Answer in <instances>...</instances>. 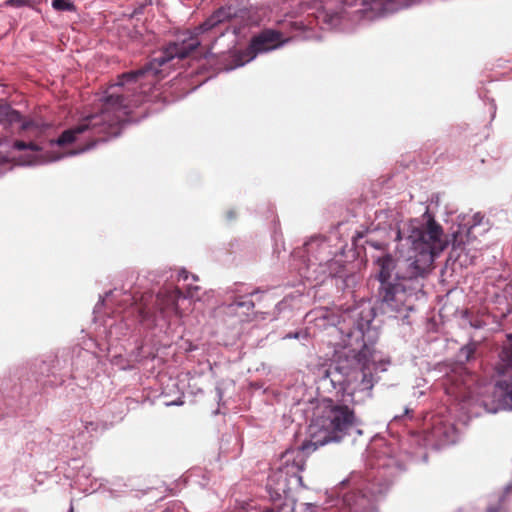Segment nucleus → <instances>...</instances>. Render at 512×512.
Returning a JSON list of instances; mask_svg holds the SVG:
<instances>
[{
	"mask_svg": "<svg viewBox=\"0 0 512 512\" xmlns=\"http://www.w3.org/2000/svg\"><path fill=\"white\" fill-rule=\"evenodd\" d=\"M234 15L231 7H222L215 11L200 26L187 43H173L150 63L137 71L123 73L117 82L111 84L100 98V113L84 117L74 127L65 130L57 140L51 141V155L40 152L38 144L17 140V150L26 151L25 159L20 165H37L57 161L66 156H74L92 149L98 141H106L100 135L117 136L120 125L127 119L132 109L148 100L149 93L156 88V83L164 72V67L174 58L183 59L199 45H208L217 37L228 31L226 23Z\"/></svg>",
	"mask_w": 512,
	"mask_h": 512,
	"instance_id": "f257e3e1",
	"label": "nucleus"
},
{
	"mask_svg": "<svg viewBox=\"0 0 512 512\" xmlns=\"http://www.w3.org/2000/svg\"><path fill=\"white\" fill-rule=\"evenodd\" d=\"M318 390L327 393L314 409V427L322 428V435L316 436L317 442L330 438L340 442L358 425V420L349 404H354L356 387L354 382L360 379V389L370 392L374 386L373 375L351 365L348 359L339 360L329 366L317 369Z\"/></svg>",
	"mask_w": 512,
	"mask_h": 512,
	"instance_id": "f03ea898",
	"label": "nucleus"
},
{
	"mask_svg": "<svg viewBox=\"0 0 512 512\" xmlns=\"http://www.w3.org/2000/svg\"><path fill=\"white\" fill-rule=\"evenodd\" d=\"M424 217L427 218L426 221L411 219L396 234V239L402 246H407L410 252L420 256H438L449 246L459 256L477 234L490 229L488 221L480 213L460 215L457 223L451 227L448 239L442 227L430 215L425 214Z\"/></svg>",
	"mask_w": 512,
	"mask_h": 512,
	"instance_id": "7ed1b4c3",
	"label": "nucleus"
},
{
	"mask_svg": "<svg viewBox=\"0 0 512 512\" xmlns=\"http://www.w3.org/2000/svg\"><path fill=\"white\" fill-rule=\"evenodd\" d=\"M324 430L314 427L312 421L309 427V440L301 446L287 449L282 453L279 466L272 471L267 480V488L275 506L280 512H296L297 506L293 491L303 486L301 472L304 469L308 454L334 440L327 438L325 441L317 442L314 438L322 435Z\"/></svg>",
	"mask_w": 512,
	"mask_h": 512,
	"instance_id": "20e7f679",
	"label": "nucleus"
},
{
	"mask_svg": "<svg viewBox=\"0 0 512 512\" xmlns=\"http://www.w3.org/2000/svg\"><path fill=\"white\" fill-rule=\"evenodd\" d=\"M435 258H377L379 297L391 311L406 305L407 293L400 280L424 276L433 268Z\"/></svg>",
	"mask_w": 512,
	"mask_h": 512,
	"instance_id": "39448f33",
	"label": "nucleus"
},
{
	"mask_svg": "<svg viewBox=\"0 0 512 512\" xmlns=\"http://www.w3.org/2000/svg\"><path fill=\"white\" fill-rule=\"evenodd\" d=\"M181 297H183V293L177 287L161 289L155 299L151 293L143 294L140 302L136 304L140 321L154 322L157 314L163 319H167L172 315H181L177 305Z\"/></svg>",
	"mask_w": 512,
	"mask_h": 512,
	"instance_id": "423d86ee",
	"label": "nucleus"
},
{
	"mask_svg": "<svg viewBox=\"0 0 512 512\" xmlns=\"http://www.w3.org/2000/svg\"><path fill=\"white\" fill-rule=\"evenodd\" d=\"M283 44L284 41H281L280 33L274 30H265L255 36L249 47L238 55L236 66H243L253 60L258 53L274 50Z\"/></svg>",
	"mask_w": 512,
	"mask_h": 512,
	"instance_id": "0eeeda50",
	"label": "nucleus"
},
{
	"mask_svg": "<svg viewBox=\"0 0 512 512\" xmlns=\"http://www.w3.org/2000/svg\"><path fill=\"white\" fill-rule=\"evenodd\" d=\"M1 123H8L10 125L20 123V130L29 137H38L47 127L46 124L34 120H23L19 112L13 110L7 104H0V124Z\"/></svg>",
	"mask_w": 512,
	"mask_h": 512,
	"instance_id": "6e6552de",
	"label": "nucleus"
},
{
	"mask_svg": "<svg viewBox=\"0 0 512 512\" xmlns=\"http://www.w3.org/2000/svg\"><path fill=\"white\" fill-rule=\"evenodd\" d=\"M500 358L503 362L499 368V373L507 375L510 380H500L497 385L505 392L512 405V348H504L501 351Z\"/></svg>",
	"mask_w": 512,
	"mask_h": 512,
	"instance_id": "1a4fd4ad",
	"label": "nucleus"
},
{
	"mask_svg": "<svg viewBox=\"0 0 512 512\" xmlns=\"http://www.w3.org/2000/svg\"><path fill=\"white\" fill-rule=\"evenodd\" d=\"M370 503V500L357 491H351L344 495L343 504L347 507L348 512H362Z\"/></svg>",
	"mask_w": 512,
	"mask_h": 512,
	"instance_id": "9d476101",
	"label": "nucleus"
},
{
	"mask_svg": "<svg viewBox=\"0 0 512 512\" xmlns=\"http://www.w3.org/2000/svg\"><path fill=\"white\" fill-rule=\"evenodd\" d=\"M34 4L35 0H6L2 3V6L19 9L23 7L33 8Z\"/></svg>",
	"mask_w": 512,
	"mask_h": 512,
	"instance_id": "9b49d317",
	"label": "nucleus"
},
{
	"mask_svg": "<svg viewBox=\"0 0 512 512\" xmlns=\"http://www.w3.org/2000/svg\"><path fill=\"white\" fill-rule=\"evenodd\" d=\"M51 5L56 11H75V5L70 0H52Z\"/></svg>",
	"mask_w": 512,
	"mask_h": 512,
	"instance_id": "f8f14e48",
	"label": "nucleus"
},
{
	"mask_svg": "<svg viewBox=\"0 0 512 512\" xmlns=\"http://www.w3.org/2000/svg\"><path fill=\"white\" fill-rule=\"evenodd\" d=\"M325 245V242L322 238L319 237H313L308 242L304 244L305 246V252L307 254L314 253L316 250L315 248H318L320 246Z\"/></svg>",
	"mask_w": 512,
	"mask_h": 512,
	"instance_id": "ddd939ff",
	"label": "nucleus"
},
{
	"mask_svg": "<svg viewBox=\"0 0 512 512\" xmlns=\"http://www.w3.org/2000/svg\"><path fill=\"white\" fill-rule=\"evenodd\" d=\"M367 247H371L378 251H384L385 250V244L384 242L375 241L372 237H369L365 240V253H367Z\"/></svg>",
	"mask_w": 512,
	"mask_h": 512,
	"instance_id": "4468645a",
	"label": "nucleus"
},
{
	"mask_svg": "<svg viewBox=\"0 0 512 512\" xmlns=\"http://www.w3.org/2000/svg\"><path fill=\"white\" fill-rule=\"evenodd\" d=\"M234 306L236 307H246L247 310H252L254 308V303L252 300H247V301H240V300H236L234 303H233Z\"/></svg>",
	"mask_w": 512,
	"mask_h": 512,
	"instance_id": "2eb2a0df",
	"label": "nucleus"
},
{
	"mask_svg": "<svg viewBox=\"0 0 512 512\" xmlns=\"http://www.w3.org/2000/svg\"><path fill=\"white\" fill-rule=\"evenodd\" d=\"M461 353L465 354L466 360H469L472 357V355L474 354V348H472L470 346H466L461 349Z\"/></svg>",
	"mask_w": 512,
	"mask_h": 512,
	"instance_id": "dca6fc26",
	"label": "nucleus"
},
{
	"mask_svg": "<svg viewBox=\"0 0 512 512\" xmlns=\"http://www.w3.org/2000/svg\"><path fill=\"white\" fill-rule=\"evenodd\" d=\"M188 278H189V273H188V271H186V270H181V271L179 272V275H178V279H179V280H180V279H183L184 281H186V280H188Z\"/></svg>",
	"mask_w": 512,
	"mask_h": 512,
	"instance_id": "f3484780",
	"label": "nucleus"
},
{
	"mask_svg": "<svg viewBox=\"0 0 512 512\" xmlns=\"http://www.w3.org/2000/svg\"><path fill=\"white\" fill-rule=\"evenodd\" d=\"M200 288L198 286H195V287H189L188 288V296L189 297H194L195 296V292H197Z\"/></svg>",
	"mask_w": 512,
	"mask_h": 512,
	"instance_id": "a211bd4d",
	"label": "nucleus"
},
{
	"mask_svg": "<svg viewBox=\"0 0 512 512\" xmlns=\"http://www.w3.org/2000/svg\"><path fill=\"white\" fill-rule=\"evenodd\" d=\"M262 512H280V511H279V507L275 506V508H267Z\"/></svg>",
	"mask_w": 512,
	"mask_h": 512,
	"instance_id": "6ab92c4d",
	"label": "nucleus"
},
{
	"mask_svg": "<svg viewBox=\"0 0 512 512\" xmlns=\"http://www.w3.org/2000/svg\"><path fill=\"white\" fill-rule=\"evenodd\" d=\"M487 512H498L496 508L489 507Z\"/></svg>",
	"mask_w": 512,
	"mask_h": 512,
	"instance_id": "aec40b11",
	"label": "nucleus"
},
{
	"mask_svg": "<svg viewBox=\"0 0 512 512\" xmlns=\"http://www.w3.org/2000/svg\"><path fill=\"white\" fill-rule=\"evenodd\" d=\"M192 278H193L194 281H198V276L192 275Z\"/></svg>",
	"mask_w": 512,
	"mask_h": 512,
	"instance_id": "412c9836",
	"label": "nucleus"
},
{
	"mask_svg": "<svg viewBox=\"0 0 512 512\" xmlns=\"http://www.w3.org/2000/svg\"><path fill=\"white\" fill-rule=\"evenodd\" d=\"M69 512H73V507L72 506L70 507Z\"/></svg>",
	"mask_w": 512,
	"mask_h": 512,
	"instance_id": "4be33fe9",
	"label": "nucleus"
}]
</instances>
